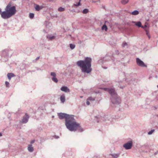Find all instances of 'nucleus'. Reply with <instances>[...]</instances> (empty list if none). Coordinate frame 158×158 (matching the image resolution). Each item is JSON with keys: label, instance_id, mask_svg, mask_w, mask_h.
Masks as SVG:
<instances>
[{"label": "nucleus", "instance_id": "4d7b16f0", "mask_svg": "<svg viewBox=\"0 0 158 158\" xmlns=\"http://www.w3.org/2000/svg\"><path fill=\"white\" fill-rule=\"evenodd\" d=\"M54 117V116H52V118H53Z\"/></svg>", "mask_w": 158, "mask_h": 158}, {"label": "nucleus", "instance_id": "39448f33", "mask_svg": "<svg viewBox=\"0 0 158 158\" xmlns=\"http://www.w3.org/2000/svg\"><path fill=\"white\" fill-rule=\"evenodd\" d=\"M104 90L107 91L111 95V97H116L118 95L114 88H104Z\"/></svg>", "mask_w": 158, "mask_h": 158}, {"label": "nucleus", "instance_id": "f704fd0d", "mask_svg": "<svg viewBox=\"0 0 158 158\" xmlns=\"http://www.w3.org/2000/svg\"><path fill=\"white\" fill-rule=\"evenodd\" d=\"M148 29H145V31L146 32V34L148 35H149L148 31Z\"/></svg>", "mask_w": 158, "mask_h": 158}, {"label": "nucleus", "instance_id": "603ef678", "mask_svg": "<svg viewBox=\"0 0 158 158\" xmlns=\"http://www.w3.org/2000/svg\"><path fill=\"white\" fill-rule=\"evenodd\" d=\"M156 78H157V76H156Z\"/></svg>", "mask_w": 158, "mask_h": 158}, {"label": "nucleus", "instance_id": "c9c22d12", "mask_svg": "<svg viewBox=\"0 0 158 158\" xmlns=\"http://www.w3.org/2000/svg\"><path fill=\"white\" fill-rule=\"evenodd\" d=\"M40 58V57L39 56V57H37L35 59V60H33V61H36L37 60H38V59H39Z\"/></svg>", "mask_w": 158, "mask_h": 158}, {"label": "nucleus", "instance_id": "9d476101", "mask_svg": "<svg viewBox=\"0 0 158 158\" xmlns=\"http://www.w3.org/2000/svg\"><path fill=\"white\" fill-rule=\"evenodd\" d=\"M51 75L53 77L52 78V79L54 82L57 83L58 81V80L57 78H56V74L55 73L53 72L51 73Z\"/></svg>", "mask_w": 158, "mask_h": 158}, {"label": "nucleus", "instance_id": "a18cd8bd", "mask_svg": "<svg viewBox=\"0 0 158 158\" xmlns=\"http://www.w3.org/2000/svg\"><path fill=\"white\" fill-rule=\"evenodd\" d=\"M95 118H99V116H96L95 117Z\"/></svg>", "mask_w": 158, "mask_h": 158}, {"label": "nucleus", "instance_id": "8fccbe9b", "mask_svg": "<svg viewBox=\"0 0 158 158\" xmlns=\"http://www.w3.org/2000/svg\"><path fill=\"white\" fill-rule=\"evenodd\" d=\"M123 87H121V86H120V88H121V89H123Z\"/></svg>", "mask_w": 158, "mask_h": 158}, {"label": "nucleus", "instance_id": "a878e982", "mask_svg": "<svg viewBox=\"0 0 158 158\" xmlns=\"http://www.w3.org/2000/svg\"><path fill=\"white\" fill-rule=\"evenodd\" d=\"M70 47L72 49H74L75 47V45L73 44H70Z\"/></svg>", "mask_w": 158, "mask_h": 158}, {"label": "nucleus", "instance_id": "4be33fe9", "mask_svg": "<svg viewBox=\"0 0 158 158\" xmlns=\"http://www.w3.org/2000/svg\"><path fill=\"white\" fill-rule=\"evenodd\" d=\"M129 2V0H122L121 3L123 4H126Z\"/></svg>", "mask_w": 158, "mask_h": 158}, {"label": "nucleus", "instance_id": "dca6fc26", "mask_svg": "<svg viewBox=\"0 0 158 158\" xmlns=\"http://www.w3.org/2000/svg\"><path fill=\"white\" fill-rule=\"evenodd\" d=\"M7 77L9 80H10L11 78L15 76L14 74L12 73H9L7 75Z\"/></svg>", "mask_w": 158, "mask_h": 158}, {"label": "nucleus", "instance_id": "37998d69", "mask_svg": "<svg viewBox=\"0 0 158 158\" xmlns=\"http://www.w3.org/2000/svg\"><path fill=\"white\" fill-rule=\"evenodd\" d=\"M148 35L149 39H150V36L149 35Z\"/></svg>", "mask_w": 158, "mask_h": 158}, {"label": "nucleus", "instance_id": "ddd939ff", "mask_svg": "<svg viewBox=\"0 0 158 158\" xmlns=\"http://www.w3.org/2000/svg\"><path fill=\"white\" fill-rule=\"evenodd\" d=\"M47 38L49 40H52L55 39L56 38V36L48 34L46 36Z\"/></svg>", "mask_w": 158, "mask_h": 158}, {"label": "nucleus", "instance_id": "c03bdc74", "mask_svg": "<svg viewBox=\"0 0 158 158\" xmlns=\"http://www.w3.org/2000/svg\"><path fill=\"white\" fill-rule=\"evenodd\" d=\"M153 108H154L155 110H156L157 109V108L155 106H153Z\"/></svg>", "mask_w": 158, "mask_h": 158}, {"label": "nucleus", "instance_id": "5fc2aeb1", "mask_svg": "<svg viewBox=\"0 0 158 158\" xmlns=\"http://www.w3.org/2000/svg\"><path fill=\"white\" fill-rule=\"evenodd\" d=\"M41 142H43V141H42H42H41Z\"/></svg>", "mask_w": 158, "mask_h": 158}, {"label": "nucleus", "instance_id": "b1692460", "mask_svg": "<svg viewBox=\"0 0 158 158\" xmlns=\"http://www.w3.org/2000/svg\"><path fill=\"white\" fill-rule=\"evenodd\" d=\"M64 8L61 7H59L58 9V11L60 12H62L64 11Z\"/></svg>", "mask_w": 158, "mask_h": 158}, {"label": "nucleus", "instance_id": "3c124183", "mask_svg": "<svg viewBox=\"0 0 158 158\" xmlns=\"http://www.w3.org/2000/svg\"><path fill=\"white\" fill-rule=\"evenodd\" d=\"M96 2H97V1H93V2L95 3Z\"/></svg>", "mask_w": 158, "mask_h": 158}, {"label": "nucleus", "instance_id": "e433bc0d", "mask_svg": "<svg viewBox=\"0 0 158 158\" xmlns=\"http://www.w3.org/2000/svg\"><path fill=\"white\" fill-rule=\"evenodd\" d=\"M35 142V140H33L30 143L31 144H33Z\"/></svg>", "mask_w": 158, "mask_h": 158}, {"label": "nucleus", "instance_id": "423d86ee", "mask_svg": "<svg viewBox=\"0 0 158 158\" xmlns=\"http://www.w3.org/2000/svg\"><path fill=\"white\" fill-rule=\"evenodd\" d=\"M110 99L112 103L115 105H118L121 102V99L118 95L116 97H111Z\"/></svg>", "mask_w": 158, "mask_h": 158}, {"label": "nucleus", "instance_id": "c85d7f7f", "mask_svg": "<svg viewBox=\"0 0 158 158\" xmlns=\"http://www.w3.org/2000/svg\"><path fill=\"white\" fill-rule=\"evenodd\" d=\"M34 16V14L32 13H30L29 14V17L31 19H32Z\"/></svg>", "mask_w": 158, "mask_h": 158}, {"label": "nucleus", "instance_id": "412c9836", "mask_svg": "<svg viewBox=\"0 0 158 158\" xmlns=\"http://www.w3.org/2000/svg\"><path fill=\"white\" fill-rule=\"evenodd\" d=\"M36 10L39 11L41 10L42 8L38 5H37L35 7Z\"/></svg>", "mask_w": 158, "mask_h": 158}, {"label": "nucleus", "instance_id": "f03ea898", "mask_svg": "<svg viewBox=\"0 0 158 158\" xmlns=\"http://www.w3.org/2000/svg\"><path fill=\"white\" fill-rule=\"evenodd\" d=\"M91 61L92 59L90 57H86L83 60L77 61V64L81 68L82 73H89L92 70Z\"/></svg>", "mask_w": 158, "mask_h": 158}, {"label": "nucleus", "instance_id": "13d9d810", "mask_svg": "<svg viewBox=\"0 0 158 158\" xmlns=\"http://www.w3.org/2000/svg\"><path fill=\"white\" fill-rule=\"evenodd\" d=\"M97 122H98L99 121L98 120V121H97Z\"/></svg>", "mask_w": 158, "mask_h": 158}, {"label": "nucleus", "instance_id": "2eb2a0df", "mask_svg": "<svg viewBox=\"0 0 158 158\" xmlns=\"http://www.w3.org/2000/svg\"><path fill=\"white\" fill-rule=\"evenodd\" d=\"M60 100L62 103H64L65 100V96L64 95H62L60 97Z\"/></svg>", "mask_w": 158, "mask_h": 158}, {"label": "nucleus", "instance_id": "7c9ffc66", "mask_svg": "<svg viewBox=\"0 0 158 158\" xmlns=\"http://www.w3.org/2000/svg\"><path fill=\"white\" fill-rule=\"evenodd\" d=\"M148 24V23H145V24L144 26V29L145 30V29H148V27H147V25Z\"/></svg>", "mask_w": 158, "mask_h": 158}, {"label": "nucleus", "instance_id": "09e8293b", "mask_svg": "<svg viewBox=\"0 0 158 158\" xmlns=\"http://www.w3.org/2000/svg\"><path fill=\"white\" fill-rule=\"evenodd\" d=\"M103 68L104 69H107V67H104Z\"/></svg>", "mask_w": 158, "mask_h": 158}, {"label": "nucleus", "instance_id": "a211bd4d", "mask_svg": "<svg viewBox=\"0 0 158 158\" xmlns=\"http://www.w3.org/2000/svg\"><path fill=\"white\" fill-rule=\"evenodd\" d=\"M131 14L134 15H137L139 14V12L138 10H135L131 12Z\"/></svg>", "mask_w": 158, "mask_h": 158}, {"label": "nucleus", "instance_id": "864d4df0", "mask_svg": "<svg viewBox=\"0 0 158 158\" xmlns=\"http://www.w3.org/2000/svg\"><path fill=\"white\" fill-rule=\"evenodd\" d=\"M82 97H83L82 96H81V97H80V98H82Z\"/></svg>", "mask_w": 158, "mask_h": 158}, {"label": "nucleus", "instance_id": "5701e85b", "mask_svg": "<svg viewBox=\"0 0 158 158\" xmlns=\"http://www.w3.org/2000/svg\"><path fill=\"white\" fill-rule=\"evenodd\" d=\"M102 30H104L105 31H106L107 30V26L105 24L102 27Z\"/></svg>", "mask_w": 158, "mask_h": 158}, {"label": "nucleus", "instance_id": "a19ab883", "mask_svg": "<svg viewBox=\"0 0 158 158\" xmlns=\"http://www.w3.org/2000/svg\"><path fill=\"white\" fill-rule=\"evenodd\" d=\"M158 153V151H157L155 153H154V155H156V154H157Z\"/></svg>", "mask_w": 158, "mask_h": 158}, {"label": "nucleus", "instance_id": "ea45409f", "mask_svg": "<svg viewBox=\"0 0 158 158\" xmlns=\"http://www.w3.org/2000/svg\"><path fill=\"white\" fill-rule=\"evenodd\" d=\"M54 137L56 139H58L59 138V137L58 136L55 135L54 136Z\"/></svg>", "mask_w": 158, "mask_h": 158}, {"label": "nucleus", "instance_id": "4468645a", "mask_svg": "<svg viewBox=\"0 0 158 158\" xmlns=\"http://www.w3.org/2000/svg\"><path fill=\"white\" fill-rule=\"evenodd\" d=\"M28 150L29 152H32L34 151L33 148L32 147L31 144H30L28 145Z\"/></svg>", "mask_w": 158, "mask_h": 158}, {"label": "nucleus", "instance_id": "c756f323", "mask_svg": "<svg viewBox=\"0 0 158 158\" xmlns=\"http://www.w3.org/2000/svg\"><path fill=\"white\" fill-rule=\"evenodd\" d=\"M155 131L154 129H152L151 131H149L148 133V134L149 135H151Z\"/></svg>", "mask_w": 158, "mask_h": 158}, {"label": "nucleus", "instance_id": "6e6d98bb", "mask_svg": "<svg viewBox=\"0 0 158 158\" xmlns=\"http://www.w3.org/2000/svg\"><path fill=\"white\" fill-rule=\"evenodd\" d=\"M157 88H158V85H157Z\"/></svg>", "mask_w": 158, "mask_h": 158}, {"label": "nucleus", "instance_id": "9b49d317", "mask_svg": "<svg viewBox=\"0 0 158 158\" xmlns=\"http://www.w3.org/2000/svg\"><path fill=\"white\" fill-rule=\"evenodd\" d=\"M60 90L66 93L69 92H70L69 89L67 87L65 86H62L60 88Z\"/></svg>", "mask_w": 158, "mask_h": 158}, {"label": "nucleus", "instance_id": "4c0bfd02", "mask_svg": "<svg viewBox=\"0 0 158 158\" xmlns=\"http://www.w3.org/2000/svg\"><path fill=\"white\" fill-rule=\"evenodd\" d=\"M2 13H3V12L2 11L1 9L0 8V14L1 15V17H2Z\"/></svg>", "mask_w": 158, "mask_h": 158}, {"label": "nucleus", "instance_id": "de8ad7c7", "mask_svg": "<svg viewBox=\"0 0 158 158\" xmlns=\"http://www.w3.org/2000/svg\"><path fill=\"white\" fill-rule=\"evenodd\" d=\"M2 135V133H0V136H1Z\"/></svg>", "mask_w": 158, "mask_h": 158}, {"label": "nucleus", "instance_id": "aec40b11", "mask_svg": "<svg viewBox=\"0 0 158 158\" xmlns=\"http://www.w3.org/2000/svg\"><path fill=\"white\" fill-rule=\"evenodd\" d=\"M77 129H78L79 131L80 132H82L83 131H84L83 129V128H81L79 124V126L74 131H76Z\"/></svg>", "mask_w": 158, "mask_h": 158}, {"label": "nucleus", "instance_id": "f8f14e48", "mask_svg": "<svg viewBox=\"0 0 158 158\" xmlns=\"http://www.w3.org/2000/svg\"><path fill=\"white\" fill-rule=\"evenodd\" d=\"M132 23H135V25L138 27H141L143 28L144 29V27L142 26L141 23L140 21H138L137 22L135 21H132Z\"/></svg>", "mask_w": 158, "mask_h": 158}, {"label": "nucleus", "instance_id": "393cba45", "mask_svg": "<svg viewBox=\"0 0 158 158\" xmlns=\"http://www.w3.org/2000/svg\"><path fill=\"white\" fill-rule=\"evenodd\" d=\"M81 1V0H79V2L77 4H74L73 6H72V7H74L75 6H79L80 5V2Z\"/></svg>", "mask_w": 158, "mask_h": 158}, {"label": "nucleus", "instance_id": "6ab92c4d", "mask_svg": "<svg viewBox=\"0 0 158 158\" xmlns=\"http://www.w3.org/2000/svg\"><path fill=\"white\" fill-rule=\"evenodd\" d=\"M106 57H104L102 59H101L100 60H99L98 61V62L99 63H103L104 62V60H106Z\"/></svg>", "mask_w": 158, "mask_h": 158}, {"label": "nucleus", "instance_id": "bb28decb", "mask_svg": "<svg viewBox=\"0 0 158 158\" xmlns=\"http://www.w3.org/2000/svg\"><path fill=\"white\" fill-rule=\"evenodd\" d=\"M95 100V98H93L91 97H89L87 99V100L92 101H94Z\"/></svg>", "mask_w": 158, "mask_h": 158}, {"label": "nucleus", "instance_id": "1a4fd4ad", "mask_svg": "<svg viewBox=\"0 0 158 158\" xmlns=\"http://www.w3.org/2000/svg\"><path fill=\"white\" fill-rule=\"evenodd\" d=\"M29 118V115L27 113H26L25 116L23 117L21 122L23 123H27L28 121Z\"/></svg>", "mask_w": 158, "mask_h": 158}, {"label": "nucleus", "instance_id": "f3484780", "mask_svg": "<svg viewBox=\"0 0 158 158\" xmlns=\"http://www.w3.org/2000/svg\"><path fill=\"white\" fill-rule=\"evenodd\" d=\"M112 156L113 157V158H118L120 154L119 153H117V154H111Z\"/></svg>", "mask_w": 158, "mask_h": 158}, {"label": "nucleus", "instance_id": "79ce46f5", "mask_svg": "<svg viewBox=\"0 0 158 158\" xmlns=\"http://www.w3.org/2000/svg\"><path fill=\"white\" fill-rule=\"evenodd\" d=\"M109 117H110V116H105V118H109Z\"/></svg>", "mask_w": 158, "mask_h": 158}, {"label": "nucleus", "instance_id": "cd10ccee", "mask_svg": "<svg viewBox=\"0 0 158 158\" xmlns=\"http://www.w3.org/2000/svg\"><path fill=\"white\" fill-rule=\"evenodd\" d=\"M89 11V10L87 9H84L82 11V13L83 14H86Z\"/></svg>", "mask_w": 158, "mask_h": 158}, {"label": "nucleus", "instance_id": "58836bf2", "mask_svg": "<svg viewBox=\"0 0 158 158\" xmlns=\"http://www.w3.org/2000/svg\"><path fill=\"white\" fill-rule=\"evenodd\" d=\"M115 53L117 55L119 54V52H118V50L116 51H115Z\"/></svg>", "mask_w": 158, "mask_h": 158}, {"label": "nucleus", "instance_id": "72a5a7b5", "mask_svg": "<svg viewBox=\"0 0 158 158\" xmlns=\"http://www.w3.org/2000/svg\"><path fill=\"white\" fill-rule=\"evenodd\" d=\"M86 103V104L87 105H89L90 104V103L89 102V100H87Z\"/></svg>", "mask_w": 158, "mask_h": 158}, {"label": "nucleus", "instance_id": "f257e3e1", "mask_svg": "<svg viewBox=\"0 0 158 158\" xmlns=\"http://www.w3.org/2000/svg\"><path fill=\"white\" fill-rule=\"evenodd\" d=\"M59 118L60 119H65V125L66 128L70 131H73L76 129L79 126V123H77L74 118V116L64 113L58 114Z\"/></svg>", "mask_w": 158, "mask_h": 158}, {"label": "nucleus", "instance_id": "6e6552de", "mask_svg": "<svg viewBox=\"0 0 158 158\" xmlns=\"http://www.w3.org/2000/svg\"><path fill=\"white\" fill-rule=\"evenodd\" d=\"M132 144V142L131 141H130L124 144L123 147L127 150L130 149L131 148Z\"/></svg>", "mask_w": 158, "mask_h": 158}, {"label": "nucleus", "instance_id": "0eeeda50", "mask_svg": "<svg viewBox=\"0 0 158 158\" xmlns=\"http://www.w3.org/2000/svg\"><path fill=\"white\" fill-rule=\"evenodd\" d=\"M136 63L138 65L141 67H147V65L144 62L138 58H136Z\"/></svg>", "mask_w": 158, "mask_h": 158}, {"label": "nucleus", "instance_id": "49530a36", "mask_svg": "<svg viewBox=\"0 0 158 158\" xmlns=\"http://www.w3.org/2000/svg\"><path fill=\"white\" fill-rule=\"evenodd\" d=\"M3 25H4V26H6L7 24H6V23H4L3 24Z\"/></svg>", "mask_w": 158, "mask_h": 158}, {"label": "nucleus", "instance_id": "7ed1b4c3", "mask_svg": "<svg viewBox=\"0 0 158 158\" xmlns=\"http://www.w3.org/2000/svg\"><path fill=\"white\" fill-rule=\"evenodd\" d=\"M10 2L9 3L5 8V11H3L2 18L4 19L9 18L14 15L16 13V10L15 6H11Z\"/></svg>", "mask_w": 158, "mask_h": 158}, {"label": "nucleus", "instance_id": "473e14b6", "mask_svg": "<svg viewBox=\"0 0 158 158\" xmlns=\"http://www.w3.org/2000/svg\"><path fill=\"white\" fill-rule=\"evenodd\" d=\"M5 84H6V87H8L9 83L8 81H6L5 82Z\"/></svg>", "mask_w": 158, "mask_h": 158}, {"label": "nucleus", "instance_id": "20e7f679", "mask_svg": "<svg viewBox=\"0 0 158 158\" xmlns=\"http://www.w3.org/2000/svg\"><path fill=\"white\" fill-rule=\"evenodd\" d=\"M12 54V50L9 48L4 49L0 52L1 56L5 58L10 57Z\"/></svg>", "mask_w": 158, "mask_h": 158}, {"label": "nucleus", "instance_id": "2f4dec72", "mask_svg": "<svg viewBox=\"0 0 158 158\" xmlns=\"http://www.w3.org/2000/svg\"><path fill=\"white\" fill-rule=\"evenodd\" d=\"M127 43L125 42H123L122 44V46L123 47H125L126 46H127Z\"/></svg>", "mask_w": 158, "mask_h": 158}]
</instances>
